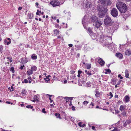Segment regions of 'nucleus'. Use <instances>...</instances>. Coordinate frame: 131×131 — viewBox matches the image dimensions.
<instances>
[{"label":"nucleus","instance_id":"1","mask_svg":"<svg viewBox=\"0 0 131 131\" xmlns=\"http://www.w3.org/2000/svg\"><path fill=\"white\" fill-rule=\"evenodd\" d=\"M116 6L119 11L122 13H125L127 10L126 5L121 2H118L116 4Z\"/></svg>","mask_w":131,"mask_h":131},{"label":"nucleus","instance_id":"2","mask_svg":"<svg viewBox=\"0 0 131 131\" xmlns=\"http://www.w3.org/2000/svg\"><path fill=\"white\" fill-rule=\"evenodd\" d=\"M97 10L99 11L98 15L100 17L102 18L104 17L105 15V14L108 11L107 9L103 7L100 6H98L97 8Z\"/></svg>","mask_w":131,"mask_h":131},{"label":"nucleus","instance_id":"3","mask_svg":"<svg viewBox=\"0 0 131 131\" xmlns=\"http://www.w3.org/2000/svg\"><path fill=\"white\" fill-rule=\"evenodd\" d=\"M104 39L101 38L100 40V42L102 43L103 46H107L110 45L111 42H110L109 40L111 41L112 39L111 38V36L108 37V36L105 37L104 38Z\"/></svg>","mask_w":131,"mask_h":131},{"label":"nucleus","instance_id":"4","mask_svg":"<svg viewBox=\"0 0 131 131\" xmlns=\"http://www.w3.org/2000/svg\"><path fill=\"white\" fill-rule=\"evenodd\" d=\"M126 105H121L120 107L119 110L121 112V115L123 116H127V109Z\"/></svg>","mask_w":131,"mask_h":131},{"label":"nucleus","instance_id":"5","mask_svg":"<svg viewBox=\"0 0 131 131\" xmlns=\"http://www.w3.org/2000/svg\"><path fill=\"white\" fill-rule=\"evenodd\" d=\"M104 22L105 25L107 26H111L112 23V21L111 18L108 16H106L104 20Z\"/></svg>","mask_w":131,"mask_h":131},{"label":"nucleus","instance_id":"6","mask_svg":"<svg viewBox=\"0 0 131 131\" xmlns=\"http://www.w3.org/2000/svg\"><path fill=\"white\" fill-rule=\"evenodd\" d=\"M63 3H61L60 1H52L50 2V4L53 7L59 6L63 4Z\"/></svg>","mask_w":131,"mask_h":131},{"label":"nucleus","instance_id":"7","mask_svg":"<svg viewBox=\"0 0 131 131\" xmlns=\"http://www.w3.org/2000/svg\"><path fill=\"white\" fill-rule=\"evenodd\" d=\"M111 14L114 17H116L118 15L117 10L115 8H113L111 11Z\"/></svg>","mask_w":131,"mask_h":131},{"label":"nucleus","instance_id":"8","mask_svg":"<svg viewBox=\"0 0 131 131\" xmlns=\"http://www.w3.org/2000/svg\"><path fill=\"white\" fill-rule=\"evenodd\" d=\"M27 75L28 77L27 78L29 80V83H31V81L32 80V78H31L30 75L33 73V71L30 69H29L27 71Z\"/></svg>","mask_w":131,"mask_h":131},{"label":"nucleus","instance_id":"9","mask_svg":"<svg viewBox=\"0 0 131 131\" xmlns=\"http://www.w3.org/2000/svg\"><path fill=\"white\" fill-rule=\"evenodd\" d=\"M88 31L92 38L94 39L96 38V36H95V34L92 32L91 29L90 28H88Z\"/></svg>","mask_w":131,"mask_h":131},{"label":"nucleus","instance_id":"10","mask_svg":"<svg viewBox=\"0 0 131 131\" xmlns=\"http://www.w3.org/2000/svg\"><path fill=\"white\" fill-rule=\"evenodd\" d=\"M96 59L98 60V63L100 64L101 66H103L105 62L102 59L100 58H98Z\"/></svg>","mask_w":131,"mask_h":131},{"label":"nucleus","instance_id":"11","mask_svg":"<svg viewBox=\"0 0 131 131\" xmlns=\"http://www.w3.org/2000/svg\"><path fill=\"white\" fill-rule=\"evenodd\" d=\"M102 25V23L101 21H96L95 24V28H98L100 27V26Z\"/></svg>","mask_w":131,"mask_h":131},{"label":"nucleus","instance_id":"12","mask_svg":"<svg viewBox=\"0 0 131 131\" xmlns=\"http://www.w3.org/2000/svg\"><path fill=\"white\" fill-rule=\"evenodd\" d=\"M39 97L40 96L39 95H35L34 96V100L31 101L34 102H35L36 101H39Z\"/></svg>","mask_w":131,"mask_h":131},{"label":"nucleus","instance_id":"13","mask_svg":"<svg viewBox=\"0 0 131 131\" xmlns=\"http://www.w3.org/2000/svg\"><path fill=\"white\" fill-rule=\"evenodd\" d=\"M11 41L10 39L9 38H7L4 40V42L5 44L8 45L10 43Z\"/></svg>","mask_w":131,"mask_h":131},{"label":"nucleus","instance_id":"14","mask_svg":"<svg viewBox=\"0 0 131 131\" xmlns=\"http://www.w3.org/2000/svg\"><path fill=\"white\" fill-rule=\"evenodd\" d=\"M91 21L93 22L95 21H97L98 20L96 16L94 15L91 17Z\"/></svg>","mask_w":131,"mask_h":131},{"label":"nucleus","instance_id":"15","mask_svg":"<svg viewBox=\"0 0 131 131\" xmlns=\"http://www.w3.org/2000/svg\"><path fill=\"white\" fill-rule=\"evenodd\" d=\"M118 58L120 59H122L123 58V55L121 53H116L115 55Z\"/></svg>","mask_w":131,"mask_h":131},{"label":"nucleus","instance_id":"16","mask_svg":"<svg viewBox=\"0 0 131 131\" xmlns=\"http://www.w3.org/2000/svg\"><path fill=\"white\" fill-rule=\"evenodd\" d=\"M129 101V97L127 95L126 96L124 99V101L126 103L128 102Z\"/></svg>","mask_w":131,"mask_h":131},{"label":"nucleus","instance_id":"17","mask_svg":"<svg viewBox=\"0 0 131 131\" xmlns=\"http://www.w3.org/2000/svg\"><path fill=\"white\" fill-rule=\"evenodd\" d=\"M105 3V0H99L97 1V3L99 5H100L101 4L103 5Z\"/></svg>","mask_w":131,"mask_h":131},{"label":"nucleus","instance_id":"18","mask_svg":"<svg viewBox=\"0 0 131 131\" xmlns=\"http://www.w3.org/2000/svg\"><path fill=\"white\" fill-rule=\"evenodd\" d=\"M91 6V4L90 3H89L88 1H87L86 4H85V7L88 8H90Z\"/></svg>","mask_w":131,"mask_h":131},{"label":"nucleus","instance_id":"19","mask_svg":"<svg viewBox=\"0 0 131 131\" xmlns=\"http://www.w3.org/2000/svg\"><path fill=\"white\" fill-rule=\"evenodd\" d=\"M21 61L23 64L26 63L28 62V61L26 60V58H21Z\"/></svg>","mask_w":131,"mask_h":131},{"label":"nucleus","instance_id":"20","mask_svg":"<svg viewBox=\"0 0 131 131\" xmlns=\"http://www.w3.org/2000/svg\"><path fill=\"white\" fill-rule=\"evenodd\" d=\"M85 16H84L83 19L82 20V24L84 26V25L86 24V22L87 21V19L85 18Z\"/></svg>","mask_w":131,"mask_h":131},{"label":"nucleus","instance_id":"21","mask_svg":"<svg viewBox=\"0 0 131 131\" xmlns=\"http://www.w3.org/2000/svg\"><path fill=\"white\" fill-rule=\"evenodd\" d=\"M125 54L127 55H130L131 54V51L129 49L127 50L125 52Z\"/></svg>","mask_w":131,"mask_h":131},{"label":"nucleus","instance_id":"22","mask_svg":"<svg viewBox=\"0 0 131 131\" xmlns=\"http://www.w3.org/2000/svg\"><path fill=\"white\" fill-rule=\"evenodd\" d=\"M31 58L33 60H36L37 58V55L35 54H32L31 56Z\"/></svg>","mask_w":131,"mask_h":131},{"label":"nucleus","instance_id":"23","mask_svg":"<svg viewBox=\"0 0 131 131\" xmlns=\"http://www.w3.org/2000/svg\"><path fill=\"white\" fill-rule=\"evenodd\" d=\"M125 77L126 78L128 77L129 76V72L128 70L126 69L125 70Z\"/></svg>","mask_w":131,"mask_h":131},{"label":"nucleus","instance_id":"24","mask_svg":"<svg viewBox=\"0 0 131 131\" xmlns=\"http://www.w3.org/2000/svg\"><path fill=\"white\" fill-rule=\"evenodd\" d=\"M111 83L113 85H115L116 84V80L114 79L111 80Z\"/></svg>","mask_w":131,"mask_h":131},{"label":"nucleus","instance_id":"25","mask_svg":"<svg viewBox=\"0 0 131 131\" xmlns=\"http://www.w3.org/2000/svg\"><path fill=\"white\" fill-rule=\"evenodd\" d=\"M32 71H35L37 70V67L36 66H33L31 67V69Z\"/></svg>","mask_w":131,"mask_h":131},{"label":"nucleus","instance_id":"26","mask_svg":"<svg viewBox=\"0 0 131 131\" xmlns=\"http://www.w3.org/2000/svg\"><path fill=\"white\" fill-rule=\"evenodd\" d=\"M54 32V36H56L59 33V31L57 29L54 30H53Z\"/></svg>","mask_w":131,"mask_h":131},{"label":"nucleus","instance_id":"27","mask_svg":"<svg viewBox=\"0 0 131 131\" xmlns=\"http://www.w3.org/2000/svg\"><path fill=\"white\" fill-rule=\"evenodd\" d=\"M73 97H64V99H66L67 100H68V101L69 100H72Z\"/></svg>","mask_w":131,"mask_h":131},{"label":"nucleus","instance_id":"28","mask_svg":"<svg viewBox=\"0 0 131 131\" xmlns=\"http://www.w3.org/2000/svg\"><path fill=\"white\" fill-rule=\"evenodd\" d=\"M28 15L29 18L30 19H32L33 18V14H32L31 13H28Z\"/></svg>","mask_w":131,"mask_h":131},{"label":"nucleus","instance_id":"29","mask_svg":"<svg viewBox=\"0 0 131 131\" xmlns=\"http://www.w3.org/2000/svg\"><path fill=\"white\" fill-rule=\"evenodd\" d=\"M21 94L23 96H24L26 95V91L25 90H22Z\"/></svg>","mask_w":131,"mask_h":131},{"label":"nucleus","instance_id":"30","mask_svg":"<svg viewBox=\"0 0 131 131\" xmlns=\"http://www.w3.org/2000/svg\"><path fill=\"white\" fill-rule=\"evenodd\" d=\"M55 115L56 116L57 118H59L60 119H61V117L60 116V114L59 113H56L55 114Z\"/></svg>","mask_w":131,"mask_h":131},{"label":"nucleus","instance_id":"31","mask_svg":"<svg viewBox=\"0 0 131 131\" xmlns=\"http://www.w3.org/2000/svg\"><path fill=\"white\" fill-rule=\"evenodd\" d=\"M44 79L45 80L46 82H50V80L49 78H47V77H46V78H44Z\"/></svg>","mask_w":131,"mask_h":131},{"label":"nucleus","instance_id":"32","mask_svg":"<svg viewBox=\"0 0 131 131\" xmlns=\"http://www.w3.org/2000/svg\"><path fill=\"white\" fill-rule=\"evenodd\" d=\"M85 72L88 75L90 76L92 75V74L90 71H88L87 70H85Z\"/></svg>","mask_w":131,"mask_h":131},{"label":"nucleus","instance_id":"33","mask_svg":"<svg viewBox=\"0 0 131 131\" xmlns=\"http://www.w3.org/2000/svg\"><path fill=\"white\" fill-rule=\"evenodd\" d=\"M75 47L77 48V49H80L81 48V46L79 45H76Z\"/></svg>","mask_w":131,"mask_h":131},{"label":"nucleus","instance_id":"34","mask_svg":"<svg viewBox=\"0 0 131 131\" xmlns=\"http://www.w3.org/2000/svg\"><path fill=\"white\" fill-rule=\"evenodd\" d=\"M29 80L28 79H25L24 80V82L23 81L22 83H27L28 82L29 83V81H28Z\"/></svg>","mask_w":131,"mask_h":131},{"label":"nucleus","instance_id":"35","mask_svg":"<svg viewBox=\"0 0 131 131\" xmlns=\"http://www.w3.org/2000/svg\"><path fill=\"white\" fill-rule=\"evenodd\" d=\"M14 69V67H12L9 69V70L10 71H11L12 73H14L15 72Z\"/></svg>","mask_w":131,"mask_h":131},{"label":"nucleus","instance_id":"36","mask_svg":"<svg viewBox=\"0 0 131 131\" xmlns=\"http://www.w3.org/2000/svg\"><path fill=\"white\" fill-rule=\"evenodd\" d=\"M88 102L87 101H85L83 102V105L86 106L88 103Z\"/></svg>","mask_w":131,"mask_h":131},{"label":"nucleus","instance_id":"37","mask_svg":"<svg viewBox=\"0 0 131 131\" xmlns=\"http://www.w3.org/2000/svg\"><path fill=\"white\" fill-rule=\"evenodd\" d=\"M91 85V83L90 82H87L86 84V86L88 87L90 86Z\"/></svg>","mask_w":131,"mask_h":131},{"label":"nucleus","instance_id":"38","mask_svg":"<svg viewBox=\"0 0 131 131\" xmlns=\"http://www.w3.org/2000/svg\"><path fill=\"white\" fill-rule=\"evenodd\" d=\"M33 107V106L30 105H29L26 106V107L28 108H30L31 109H32Z\"/></svg>","mask_w":131,"mask_h":131},{"label":"nucleus","instance_id":"39","mask_svg":"<svg viewBox=\"0 0 131 131\" xmlns=\"http://www.w3.org/2000/svg\"><path fill=\"white\" fill-rule=\"evenodd\" d=\"M14 85V84H13L12 86H11L10 87V89L11 90H10V91L11 92L14 91V89L13 88V86Z\"/></svg>","mask_w":131,"mask_h":131},{"label":"nucleus","instance_id":"40","mask_svg":"<svg viewBox=\"0 0 131 131\" xmlns=\"http://www.w3.org/2000/svg\"><path fill=\"white\" fill-rule=\"evenodd\" d=\"M91 68V64H89L87 66V68L88 69H90Z\"/></svg>","mask_w":131,"mask_h":131},{"label":"nucleus","instance_id":"41","mask_svg":"<svg viewBox=\"0 0 131 131\" xmlns=\"http://www.w3.org/2000/svg\"><path fill=\"white\" fill-rule=\"evenodd\" d=\"M41 13V12L39 11V10H37V12L36 13V14L37 15H39V14Z\"/></svg>","mask_w":131,"mask_h":131},{"label":"nucleus","instance_id":"42","mask_svg":"<svg viewBox=\"0 0 131 131\" xmlns=\"http://www.w3.org/2000/svg\"><path fill=\"white\" fill-rule=\"evenodd\" d=\"M121 126H120L117 127V128H115L116 129L118 130V131H119L120 129L121 128Z\"/></svg>","mask_w":131,"mask_h":131},{"label":"nucleus","instance_id":"43","mask_svg":"<svg viewBox=\"0 0 131 131\" xmlns=\"http://www.w3.org/2000/svg\"><path fill=\"white\" fill-rule=\"evenodd\" d=\"M45 108H43L42 109V112L44 113H46V112L45 111Z\"/></svg>","mask_w":131,"mask_h":131},{"label":"nucleus","instance_id":"44","mask_svg":"<svg viewBox=\"0 0 131 131\" xmlns=\"http://www.w3.org/2000/svg\"><path fill=\"white\" fill-rule=\"evenodd\" d=\"M99 93L98 92H96L95 94V96L96 97H99L98 95L99 94Z\"/></svg>","mask_w":131,"mask_h":131},{"label":"nucleus","instance_id":"45","mask_svg":"<svg viewBox=\"0 0 131 131\" xmlns=\"http://www.w3.org/2000/svg\"><path fill=\"white\" fill-rule=\"evenodd\" d=\"M121 74H119L118 75V78H120V79H123V77H122L121 76Z\"/></svg>","mask_w":131,"mask_h":131},{"label":"nucleus","instance_id":"46","mask_svg":"<svg viewBox=\"0 0 131 131\" xmlns=\"http://www.w3.org/2000/svg\"><path fill=\"white\" fill-rule=\"evenodd\" d=\"M74 108H75V107L73 106H72L71 108H72V110L73 111H75V109Z\"/></svg>","mask_w":131,"mask_h":131},{"label":"nucleus","instance_id":"47","mask_svg":"<svg viewBox=\"0 0 131 131\" xmlns=\"http://www.w3.org/2000/svg\"><path fill=\"white\" fill-rule=\"evenodd\" d=\"M3 46L2 45H0V52L2 51V49H3Z\"/></svg>","mask_w":131,"mask_h":131},{"label":"nucleus","instance_id":"48","mask_svg":"<svg viewBox=\"0 0 131 131\" xmlns=\"http://www.w3.org/2000/svg\"><path fill=\"white\" fill-rule=\"evenodd\" d=\"M106 71L107 72H108L109 73H110L111 72V71L109 69H106Z\"/></svg>","mask_w":131,"mask_h":131},{"label":"nucleus","instance_id":"49","mask_svg":"<svg viewBox=\"0 0 131 131\" xmlns=\"http://www.w3.org/2000/svg\"><path fill=\"white\" fill-rule=\"evenodd\" d=\"M82 123H81V122H80L78 123V125L80 127H81V126H82Z\"/></svg>","mask_w":131,"mask_h":131},{"label":"nucleus","instance_id":"50","mask_svg":"<svg viewBox=\"0 0 131 131\" xmlns=\"http://www.w3.org/2000/svg\"><path fill=\"white\" fill-rule=\"evenodd\" d=\"M24 67V65L23 66H21L20 68H19L20 69L22 70L23 69V67Z\"/></svg>","mask_w":131,"mask_h":131},{"label":"nucleus","instance_id":"51","mask_svg":"<svg viewBox=\"0 0 131 131\" xmlns=\"http://www.w3.org/2000/svg\"><path fill=\"white\" fill-rule=\"evenodd\" d=\"M92 129L94 130H96L95 128V126H92Z\"/></svg>","mask_w":131,"mask_h":131},{"label":"nucleus","instance_id":"52","mask_svg":"<svg viewBox=\"0 0 131 131\" xmlns=\"http://www.w3.org/2000/svg\"><path fill=\"white\" fill-rule=\"evenodd\" d=\"M109 95H110L112 97H113V95L112 94V93L111 92H110L109 93Z\"/></svg>","mask_w":131,"mask_h":131},{"label":"nucleus","instance_id":"53","mask_svg":"<svg viewBox=\"0 0 131 131\" xmlns=\"http://www.w3.org/2000/svg\"><path fill=\"white\" fill-rule=\"evenodd\" d=\"M94 105V104H93V103L92 102H91V104L90 105V107L92 106H93Z\"/></svg>","mask_w":131,"mask_h":131},{"label":"nucleus","instance_id":"54","mask_svg":"<svg viewBox=\"0 0 131 131\" xmlns=\"http://www.w3.org/2000/svg\"><path fill=\"white\" fill-rule=\"evenodd\" d=\"M127 125V122H125V123H124V124L123 126H124L125 127Z\"/></svg>","mask_w":131,"mask_h":131},{"label":"nucleus","instance_id":"55","mask_svg":"<svg viewBox=\"0 0 131 131\" xmlns=\"http://www.w3.org/2000/svg\"><path fill=\"white\" fill-rule=\"evenodd\" d=\"M82 72V71L80 70H79L78 71V74H80Z\"/></svg>","mask_w":131,"mask_h":131},{"label":"nucleus","instance_id":"56","mask_svg":"<svg viewBox=\"0 0 131 131\" xmlns=\"http://www.w3.org/2000/svg\"><path fill=\"white\" fill-rule=\"evenodd\" d=\"M121 80L120 81H119L117 82V85H119L121 83Z\"/></svg>","mask_w":131,"mask_h":131},{"label":"nucleus","instance_id":"57","mask_svg":"<svg viewBox=\"0 0 131 131\" xmlns=\"http://www.w3.org/2000/svg\"><path fill=\"white\" fill-rule=\"evenodd\" d=\"M49 96H50L49 98V99L50 100H51V97L52 96V95H49V94H47Z\"/></svg>","mask_w":131,"mask_h":131},{"label":"nucleus","instance_id":"58","mask_svg":"<svg viewBox=\"0 0 131 131\" xmlns=\"http://www.w3.org/2000/svg\"><path fill=\"white\" fill-rule=\"evenodd\" d=\"M22 9V7H19L18 8V10H21Z\"/></svg>","mask_w":131,"mask_h":131},{"label":"nucleus","instance_id":"59","mask_svg":"<svg viewBox=\"0 0 131 131\" xmlns=\"http://www.w3.org/2000/svg\"><path fill=\"white\" fill-rule=\"evenodd\" d=\"M68 45L70 47H72L73 46L72 44H69Z\"/></svg>","mask_w":131,"mask_h":131},{"label":"nucleus","instance_id":"60","mask_svg":"<svg viewBox=\"0 0 131 131\" xmlns=\"http://www.w3.org/2000/svg\"><path fill=\"white\" fill-rule=\"evenodd\" d=\"M118 96L117 95H115L114 96V97L115 98H118Z\"/></svg>","mask_w":131,"mask_h":131},{"label":"nucleus","instance_id":"61","mask_svg":"<svg viewBox=\"0 0 131 131\" xmlns=\"http://www.w3.org/2000/svg\"><path fill=\"white\" fill-rule=\"evenodd\" d=\"M69 105L70 106L72 105V102L71 101L70 102V104H69Z\"/></svg>","mask_w":131,"mask_h":131},{"label":"nucleus","instance_id":"62","mask_svg":"<svg viewBox=\"0 0 131 131\" xmlns=\"http://www.w3.org/2000/svg\"><path fill=\"white\" fill-rule=\"evenodd\" d=\"M91 61L92 62L94 61V59L93 58H91Z\"/></svg>","mask_w":131,"mask_h":131},{"label":"nucleus","instance_id":"63","mask_svg":"<svg viewBox=\"0 0 131 131\" xmlns=\"http://www.w3.org/2000/svg\"><path fill=\"white\" fill-rule=\"evenodd\" d=\"M126 122H127V124H129L130 123L129 121H126Z\"/></svg>","mask_w":131,"mask_h":131},{"label":"nucleus","instance_id":"64","mask_svg":"<svg viewBox=\"0 0 131 131\" xmlns=\"http://www.w3.org/2000/svg\"><path fill=\"white\" fill-rule=\"evenodd\" d=\"M67 80H64V83H67Z\"/></svg>","mask_w":131,"mask_h":131}]
</instances>
